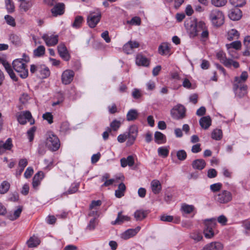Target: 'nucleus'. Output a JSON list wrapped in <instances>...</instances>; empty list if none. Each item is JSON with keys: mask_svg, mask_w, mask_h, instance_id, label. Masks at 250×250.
I'll use <instances>...</instances> for the list:
<instances>
[{"mask_svg": "<svg viewBox=\"0 0 250 250\" xmlns=\"http://www.w3.org/2000/svg\"><path fill=\"white\" fill-rule=\"evenodd\" d=\"M209 19L213 26L218 27L224 24L225 18L223 12L216 9L210 12Z\"/></svg>", "mask_w": 250, "mask_h": 250, "instance_id": "nucleus-1", "label": "nucleus"}, {"mask_svg": "<svg viewBox=\"0 0 250 250\" xmlns=\"http://www.w3.org/2000/svg\"><path fill=\"white\" fill-rule=\"evenodd\" d=\"M12 65L13 69L21 78L25 79L28 76V69L26 68V65L22 60L15 59L13 61Z\"/></svg>", "mask_w": 250, "mask_h": 250, "instance_id": "nucleus-2", "label": "nucleus"}, {"mask_svg": "<svg viewBox=\"0 0 250 250\" xmlns=\"http://www.w3.org/2000/svg\"><path fill=\"white\" fill-rule=\"evenodd\" d=\"M46 146L52 151L57 150L60 146V140L52 132H48L46 140Z\"/></svg>", "mask_w": 250, "mask_h": 250, "instance_id": "nucleus-3", "label": "nucleus"}, {"mask_svg": "<svg viewBox=\"0 0 250 250\" xmlns=\"http://www.w3.org/2000/svg\"><path fill=\"white\" fill-rule=\"evenodd\" d=\"M102 14L99 9L90 11L87 17V22L90 28H94L101 20Z\"/></svg>", "mask_w": 250, "mask_h": 250, "instance_id": "nucleus-4", "label": "nucleus"}, {"mask_svg": "<svg viewBox=\"0 0 250 250\" xmlns=\"http://www.w3.org/2000/svg\"><path fill=\"white\" fill-rule=\"evenodd\" d=\"M216 56L220 62L227 67L230 68L232 66L234 68H237L239 66V64L237 62L232 59H227L226 54L223 51L218 52L216 54Z\"/></svg>", "mask_w": 250, "mask_h": 250, "instance_id": "nucleus-5", "label": "nucleus"}, {"mask_svg": "<svg viewBox=\"0 0 250 250\" xmlns=\"http://www.w3.org/2000/svg\"><path fill=\"white\" fill-rule=\"evenodd\" d=\"M215 200L220 204H225L230 202L232 199L231 193L226 190L220 191L215 195Z\"/></svg>", "mask_w": 250, "mask_h": 250, "instance_id": "nucleus-6", "label": "nucleus"}, {"mask_svg": "<svg viewBox=\"0 0 250 250\" xmlns=\"http://www.w3.org/2000/svg\"><path fill=\"white\" fill-rule=\"evenodd\" d=\"M186 108L182 104L174 106L170 111L171 117L175 120H181L186 116Z\"/></svg>", "mask_w": 250, "mask_h": 250, "instance_id": "nucleus-7", "label": "nucleus"}, {"mask_svg": "<svg viewBox=\"0 0 250 250\" xmlns=\"http://www.w3.org/2000/svg\"><path fill=\"white\" fill-rule=\"evenodd\" d=\"M205 228L204 230L205 236L207 238H210L214 235L213 228L216 225V219L211 218L205 221Z\"/></svg>", "mask_w": 250, "mask_h": 250, "instance_id": "nucleus-8", "label": "nucleus"}, {"mask_svg": "<svg viewBox=\"0 0 250 250\" xmlns=\"http://www.w3.org/2000/svg\"><path fill=\"white\" fill-rule=\"evenodd\" d=\"M17 117L19 123L21 125L25 124L27 121L30 123V125L34 124L35 122L29 111H26L19 113Z\"/></svg>", "mask_w": 250, "mask_h": 250, "instance_id": "nucleus-9", "label": "nucleus"}, {"mask_svg": "<svg viewBox=\"0 0 250 250\" xmlns=\"http://www.w3.org/2000/svg\"><path fill=\"white\" fill-rule=\"evenodd\" d=\"M187 32L190 38H193L200 34V29L198 28V22L190 21L189 23L186 24Z\"/></svg>", "mask_w": 250, "mask_h": 250, "instance_id": "nucleus-10", "label": "nucleus"}, {"mask_svg": "<svg viewBox=\"0 0 250 250\" xmlns=\"http://www.w3.org/2000/svg\"><path fill=\"white\" fill-rule=\"evenodd\" d=\"M75 75L74 72L70 69L64 70L61 76V80L63 84L67 85L70 84L73 81Z\"/></svg>", "mask_w": 250, "mask_h": 250, "instance_id": "nucleus-11", "label": "nucleus"}, {"mask_svg": "<svg viewBox=\"0 0 250 250\" xmlns=\"http://www.w3.org/2000/svg\"><path fill=\"white\" fill-rule=\"evenodd\" d=\"M138 127L136 125H132L130 126L128 132L126 133L128 139L127 142V145H132L134 143L138 135Z\"/></svg>", "mask_w": 250, "mask_h": 250, "instance_id": "nucleus-12", "label": "nucleus"}, {"mask_svg": "<svg viewBox=\"0 0 250 250\" xmlns=\"http://www.w3.org/2000/svg\"><path fill=\"white\" fill-rule=\"evenodd\" d=\"M42 39L44 40L47 46H52L57 44L58 42L59 37L57 35L45 34L42 36Z\"/></svg>", "mask_w": 250, "mask_h": 250, "instance_id": "nucleus-13", "label": "nucleus"}, {"mask_svg": "<svg viewBox=\"0 0 250 250\" xmlns=\"http://www.w3.org/2000/svg\"><path fill=\"white\" fill-rule=\"evenodd\" d=\"M139 43L136 41H129L123 46L124 51L127 54H131L134 49L139 47Z\"/></svg>", "mask_w": 250, "mask_h": 250, "instance_id": "nucleus-14", "label": "nucleus"}, {"mask_svg": "<svg viewBox=\"0 0 250 250\" xmlns=\"http://www.w3.org/2000/svg\"><path fill=\"white\" fill-rule=\"evenodd\" d=\"M198 28L200 29L201 39L202 41H206L208 37V31L204 22L200 21L198 22Z\"/></svg>", "mask_w": 250, "mask_h": 250, "instance_id": "nucleus-15", "label": "nucleus"}, {"mask_svg": "<svg viewBox=\"0 0 250 250\" xmlns=\"http://www.w3.org/2000/svg\"><path fill=\"white\" fill-rule=\"evenodd\" d=\"M140 229V227H137L135 229H128L121 234V237L124 240L128 239L135 236Z\"/></svg>", "mask_w": 250, "mask_h": 250, "instance_id": "nucleus-16", "label": "nucleus"}, {"mask_svg": "<svg viewBox=\"0 0 250 250\" xmlns=\"http://www.w3.org/2000/svg\"><path fill=\"white\" fill-rule=\"evenodd\" d=\"M65 5L63 3H58L56 4L51 9V11L52 15L57 17L59 15H62L64 12Z\"/></svg>", "mask_w": 250, "mask_h": 250, "instance_id": "nucleus-17", "label": "nucleus"}, {"mask_svg": "<svg viewBox=\"0 0 250 250\" xmlns=\"http://www.w3.org/2000/svg\"><path fill=\"white\" fill-rule=\"evenodd\" d=\"M0 63H1L3 66L4 67L6 71L10 76V78L14 81H17V78L14 73L12 68L11 66L6 61L4 60L2 58L0 57Z\"/></svg>", "mask_w": 250, "mask_h": 250, "instance_id": "nucleus-18", "label": "nucleus"}, {"mask_svg": "<svg viewBox=\"0 0 250 250\" xmlns=\"http://www.w3.org/2000/svg\"><path fill=\"white\" fill-rule=\"evenodd\" d=\"M58 51L61 57L64 61H68L70 59V55L67 48L64 44H60L58 46Z\"/></svg>", "mask_w": 250, "mask_h": 250, "instance_id": "nucleus-19", "label": "nucleus"}, {"mask_svg": "<svg viewBox=\"0 0 250 250\" xmlns=\"http://www.w3.org/2000/svg\"><path fill=\"white\" fill-rule=\"evenodd\" d=\"M235 94L239 97L245 96L247 93V87L246 85L238 84L233 85Z\"/></svg>", "mask_w": 250, "mask_h": 250, "instance_id": "nucleus-20", "label": "nucleus"}, {"mask_svg": "<svg viewBox=\"0 0 250 250\" xmlns=\"http://www.w3.org/2000/svg\"><path fill=\"white\" fill-rule=\"evenodd\" d=\"M228 16L232 21H238L242 17V12L238 8L232 9L229 11Z\"/></svg>", "mask_w": 250, "mask_h": 250, "instance_id": "nucleus-21", "label": "nucleus"}, {"mask_svg": "<svg viewBox=\"0 0 250 250\" xmlns=\"http://www.w3.org/2000/svg\"><path fill=\"white\" fill-rule=\"evenodd\" d=\"M12 146L11 138H8L5 143L0 141V154H3L6 150H10Z\"/></svg>", "mask_w": 250, "mask_h": 250, "instance_id": "nucleus-22", "label": "nucleus"}, {"mask_svg": "<svg viewBox=\"0 0 250 250\" xmlns=\"http://www.w3.org/2000/svg\"><path fill=\"white\" fill-rule=\"evenodd\" d=\"M223 248V245L221 243L214 242L206 245L203 250H222Z\"/></svg>", "mask_w": 250, "mask_h": 250, "instance_id": "nucleus-23", "label": "nucleus"}, {"mask_svg": "<svg viewBox=\"0 0 250 250\" xmlns=\"http://www.w3.org/2000/svg\"><path fill=\"white\" fill-rule=\"evenodd\" d=\"M136 63L138 65L147 66L149 64V60L145 56L139 54L136 56Z\"/></svg>", "mask_w": 250, "mask_h": 250, "instance_id": "nucleus-24", "label": "nucleus"}, {"mask_svg": "<svg viewBox=\"0 0 250 250\" xmlns=\"http://www.w3.org/2000/svg\"><path fill=\"white\" fill-rule=\"evenodd\" d=\"M130 220V217L124 215L122 214V212H119L118 213L117 217L116 220L111 222V224L113 225H121L125 221H128Z\"/></svg>", "mask_w": 250, "mask_h": 250, "instance_id": "nucleus-25", "label": "nucleus"}, {"mask_svg": "<svg viewBox=\"0 0 250 250\" xmlns=\"http://www.w3.org/2000/svg\"><path fill=\"white\" fill-rule=\"evenodd\" d=\"M248 77V73L246 71L242 72L240 77H236L235 78L234 85H238V84L245 85L244 83L247 80Z\"/></svg>", "mask_w": 250, "mask_h": 250, "instance_id": "nucleus-26", "label": "nucleus"}, {"mask_svg": "<svg viewBox=\"0 0 250 250\" xmlns=\"http://www.w3.org/2000/svg\"><path fill=\"white\" fill-rule=\"evenodd\" d=\"M50 72L49 68L44 65H41L38 76L41 79H45L50 76Z\"/></svg>", "mask_w": 250, "mask_h": 250, "instance_id": "nucleus-27", "label": "nucleus"}, {"mask_svg": "<svg viewBox=\"0 0 250 250\" xmlns=\"http://www.w3.org/2000/svg\"><path fill=\"white\" fill-rule=\"evenodd\" d=\"M206 164L205 160L202 159H198L192 162V166L194 169L202 170L205 167Z\"/></svg>", "mask_w": 250, "mask_h": 250, "instance_id": "nucleus-28", "label": "nucleus"}, {"mask_svg": "<svg viewBox=\"0 0 250 250\" xmlns=\"http://www.w3.org/2000/svg\"><path fill=\"white\" fill-rule=\"evenodd\" d=\"M151 188L152 192L156 194H158L162 189L161 184L159 181L153 180L151 182Z\"/></svg>", "mask_w": 250, "mask_h": 250, "instance_id": "nucleus-29", "label": "nucleus"}, {"mask_svg": "<svg viewBox=\"0 0 250 250\" xmlns=\"http://www.w3.org/2000/svg\"><path fill=\"white\" fill-rule=\"evenodd\" d=\"M199 123L202 127L207 129L211 125V120L209 116H205L200 119Z\"/></svg>", "mask_w": 250, "mask_h": 250, "instance_id": "nucleus-30", "label": "nucleus"}, {"mask_svg": "<svg viewBox=\"0 0 250 250\" xmlns=\"http://www.w3.org/2000/svg\"><path fill=\"white\" fill-rule=\"evenodd\" d=\"M40 243L39 238L34 235L29 238L26 244L29 248H34L37 247Z\"/></svg>", "mask_w": 250, "mask_h": 250, "instance_id": "nucleus-31", "label": "nucleus"}, {"mask_svg": "<svg viewBox=\"0 0 250 250\" xmlns=\"http://www.w3.org/2000/svg\"><path fill=\"white\" fill-rule=\"evenodd\" d=\"M155 141L158 144H162L166 142V137L159 131L155 132L154 134Z\"/></svg>", "mask_w": 250, "mask_h": 250, "instance_id": "nucleus-32", "label": "nucleus"}, {"mask_svg": "<svg viewBox=\"0 0 250 250\" xmlns=\"http://www.w3.org/2000/svg\"><path fill=\"white\" fill-rule=\"evenodd\" d=\"M170 48L167 43H162L158 48V52L162 55H167L169 54Z\"/></svg>", "mask_w": 250, "mask_h": 250, "instance_id": "nucleus-33", "label": "nucleus"}, {"mask_svg": "<svg viewBox=\"0 0 250 250\" xmlns=\"http://www.w3.org/2000/svg\"><path fill=\"white\" fill-rule=\"evenodd\" d=\"M126 187L125 185L122 183L118 186V189L115 191V195L117 198H121L124 195Z\"/></svg>", "mask_w": 250, "mask_h": 250, "instance_id": "nucleus-34", "label": "nucleus"}, {"mask_svg": "<svg viewBox=\"0 0 250 250\" xmlns=\"http://www.w3.org/2000/svg\"><path fill=\"white\" fill-rule=\"evenodd\" d=\"M18 1L21 3L20 5V8L25 12L27 11L32 6L31 0H18Z\"/></svg>", "mask_w": 250, "mask_h": 250, "instance_id": "nucleus-35", "label": "nucleus"}, {"mask_svg": "<svg viewBox=\"0 0 250 250\" xmlns=\"http://www.w3.org/2000/svg\"><path fill=\"white\" fill-rule=\"evenodd\" d=\"M226 46L228 50L229 53L230 54L231 49L233 48L236 50L240 49L241 46V43L240 41H235L229 44H226Z\"/></svg>", "mask_w": 250, "mask_h": 250, "instance_id": "nucleus-36", "label": "nucleus"}, {"mask_svg": "<svg viewBox=\"0 0 250 250\" xmlns=\"http://www.w3.org/2000/svg\"><path fill=\"white\" fill-rule=\"evenodd\" d=\"M10 187V184L7 181H3L0 184V194L6 193Z\"/></svg>", "mask_w": 250, "mask_h": 250, "instance_id": "nucleus-37", "label": "nucleus"}, {"mask_svg": "<svg viewBox=\"0 0 250 250\" xmlns=\"http://www.w3.org/2000/svg\"><path fill=\"white\" fill-rule=\"evenodd\" d=\"M147 214L146 211L137 210L135 212L134 215L136 220L141 221L146 217Z\"/></svg>", "mask_w": 250, "mask_h": 250, "instance_id": "nucleus-38", "label": "nucleus"}, {"mask_svg": "<svg viewBox=\"0 0 250 250\" xmlns=\"http://www.w3.org/2000/svg\"><path fill=\"white\" fill-rule=\"evenodd\" d=\"M138 113L136 109H130L126 115V120L128 121L136 120L138 116Z\"/></svg>", "mask_w": 250, "mask_h": 250, "instance_id": "nucleus-39", "label": "nucleus"}, {"mask_svg": "<svg viewBox=\"0 0 250 250\" xmlns=\"http://www.w3.org/2000/svg\"><path fill=\"white\" fill-rule=\"evenodd\" d=\"M22 211V208L21 207H19L16 210H15L14 213H10L7 215V218L11 220L14 221L17 219L20 216L21 212Z\"/></svg>", "mask_w": 250, "mask_h": 250, "instance_id": "nucleus-40", "label": "nucleus"}, {"mask_svg": "<svg viewBox=\"0 0 250 250\" xmlns=\"http://www.w3.org/2000/svg\"><path fill=\"white\" fill-rule=\"evenodd\" d=\"M45 48L43 45H40L33 51V55L35 57H40L44 55Z\"/></svg>", "mask_w": 250, "mask_h": 250, "instance_id": "nucleus-41", "label": "nucleus"}, {"mask_svg": "<svg viewBox=\"0 0 250 250\" xmlns=\"http://www.w3.org/2000/svg\"><path fill=\"white\" fill-rule=\"evenodd\" d=\"M108 178L109 175L108 174H105L102 176L101 180L104 182L103 185L102 186V187H107L111 185L115 181L114 179L108 180Z\"/></svg>", "mask_w": 250, "mask_h": 250, "instance_id": "nucleus-42", "label": "nucleus"}, {"mask_svg": "<svg viewBox=\"0 0 250 250\" xmlns=\"http://www.w3.org/2000/svg\"><path fill=\"white\" fill-rule=\"evenodd\" d=\"M11 42L16 46L20 45L21 43V38L18 35L11 34L9 38Z\"/></svg>", "mask_w": 250, "mask_h": 250, "instance_id": "nucleus-43", "label": "nucleus"}, {"mask_svg": "<svg viewBox=\"0 0 250 250\" xmlns=\"http://www.w3.org/2000/svg\"><path fill=\"white\" fill-rule=\"evenodd\" d=\"M239 36L238 32L236 29H231L228 33V39L229 41H232L234 39H237Z\"/></svg>", "mask_w": 250, "mask_h": 250, "instance_id": "nucleus-44", "label": "nucleus"}, {"mask_svg": "<svg viewBox=\"0 0 250 250\" xmlns=\"http://www.w3.org/2000/svg\"><path fill=\"white\" fill-rule=\"evenodd\" d=\"M189 237L193 239L195 242L201 241L203 236L201 232L195 231L190 233Z\"/></svg>", "mask_w": 250, "mask_h": 250, "instance_id": "nucleus-45", "label": "nucleus"}, {"mask_svg": "<svg viewBox=\"0 0 250 250\" xmlns=\"http://www.w3.org/2000/svg\"><path fill=\"white\" fill-rule=\"evenodd\" d=\"M222 131L220 129H215L212 132L211 137L213 139L215 140H220L222 138Z\"/></svg>", "mask_w": 250, "mask_h": 250, "instance_id": "nucleus-46", "label": "nucleus"}, {"mask_svg": "<svg viewBox=\"0 0 250 250\" xmlns=\"http://www.w3.org/2000/svg\"><path fill=\"white\" fill-rule=\"evenodd\" d=\"M169 153V149L167 147L161 146L158 148L159 156L163 158H166Z\"/></svg>", "mask_w": 250, "mask_h": 250, "instance_id": "nucleus-47", "label": "nucleus"}, {"mask_svg": "<svg viewBox=\"0 0 250 250\" xmlns=\"http://www.w3.org/2000/svg\"><path fill=\"white\" fill-rule=\"evenodd\" d=\"M194 207L193 205L184 204L182 205L181 209L187 214H189L193 211Z\"/></svg>", "mask_w": 250, "mask_h": 250, "instance_id": "nucleus-48", "label": "nucleus"}, {"mask_svg": "<svg viewBox=\"0 0 250 250\" xmlns=\"http://www.w3.org/2000/svg\"><path fill=\"white\" fill-rule=\"evenodd\" d=\"M97 224L98 222L97 219H96V217L92 218L90 220L89 222L86 227V229L89 230H93L95 229Z\"/></svg>", "mask_w": 250, "mask_h": 250, "instance_id": "nucleus-49", "label": "nucleus"}, {"mask_svg": "<svg viewBox=\"0 0 250 250\" xmlns=\"http://www.w3.org/2000/svg\"><path fill=\"white\" fill-rule=\"evenodd\" d=\"M227 0H211V4L215 7H222L226 4Z\"/></svg>", "mask_w": 250, "mask_h": 250, "instance_id": "nucleus-50", "label": "nucleus"}, {"mask_svg": "<svg viewBox=\"0 0 250 250\" xmlns=\"http://www.w3.org/2000/svg\"><path fill=\"white\" fill-rule=\"evenodd\" d=\"M83 21V18L82 16H78L75 18V21L72 24L73 27L79 28L81 26Z\"/></svg>", "mask_w": 250, "mask_h": 250, "instance_id": "nucleus-51", "label": "nucleus"}, {"mask_svg": "<svg viewBox=\"0 0 250 250\" xmlns=\"http://www.w3.org/2000/svg\"><path fill=\"white\" fill-rule=\"evenodd\" d=\"M231 5L235 7H241L246 3V0H229Z\"/></svg>", "mask_w": 250, "mask_h": 250, "instance_id": "nucleus-52", "label": "nucleus"}, {"mask_svg": "<svg viewBox=\"0 0 250 250\" xmlns=\"http://www.w3.org/2000/svg\"><path fill=\"white\" fill-rule=\"evenodd\" d=\"M40 64H31L30 65V71L32 74H35L38 76Z\"/></svg>", "mask_w": 250, "mask_h": 250, "instance_id": "nucleus-53", "label": "nucleus"}, {"mask_svg": "<svg viewBox=\"0 0 250 250\" xmlns=\"http://www.w3.org/2000/svg\"><path fill=\"white\" fill-rule=\"evenodd\" d=\"M36 127L33 126L27 131V135L30 142H32L34 139V134L36 131Z\"/></svg>", "mask_w": 250, "mask_h": 250, "instance_id": "nucleus-54", "label": "nucleus"}, {"mask_svg": "<svg viewBox=\"0 0 250 250\" xmlns=\"http://www.w3.org/2000/svg\"><path fill=\"white\" fill-rule=\"evenodd\" d=\"M5 4L6 9L9 13H12L14 11L15 6L11 0H6Z\"/></svg>", "mask_w": 250, "mask_h": 250, "instance_id": "nucleus-55", "label": "nucleus"}, {"mask_svg": "<svg viewBox=\"0 0 250 250\" xmlns=\"http://www.w3.org/2000/svg\"><path fill=\"white\" fill-rule=\"evenodd\" d=\"M121 125L120 121L114 120L110 123V127L113 130L116 131L119 128Z\"/></svg>", "mask_w": 250, "mask_h": 250, "instance_id": "nucleus-56", "label": "nucleus"}, {"mask_svg": "<svg viewBox=\"0 0 250 250\" xmlns=\"http://www.w3.org/2000/svg\"><path fill=\"white\" fill-rule=\"evenodd\" d=\"M222 185L220 183H215L210 186V189L212 192H217L220 191L222 188Z\"/></svg>", "mask_w": 250, "mask_h": 250, "instance_id": "nucleus-57", "label": "nucleus"}, {"mask_svg": "<svg viewBox=\"0 0 250 250\" xmlns=\"http://www.w3.org/2000/svg\"><path fill=\"white\" fill-rule=\"evenodd\" d=\"M141 22V19L138 17H134L130 21H128L127 23L132 25H140Z\"/></svg>", "mask_w": 250, "mask_h": 250, "instance_id": "nucleus-58", "label": "nucleus"}, {"mask_svg": "<svg viewBox=\"0 0 250 250\" xmlns=\"http://www.w3.org/2000/svg\"><path fill=\"white\" fill-rule=\"evenodd\" d=\"M177 157L179 160L183 161L187 157V153L184 150H179L177 152Z\"/></svg>", "mask_w": 250, "mask_h": 250, "instance_id": "nucleus-59", "label": "nucleus"}, {"mask_svg": "<svg viewBox=\"0 0 250 250\" xmlns=\"http://www.w3.org/2000/svg\"><path fill=\"white\" fill-rule=\"evenodd\" d=\"M79 186V184H74L73 185H72L71 187L69 188V189L65 193H64L63 194H73L74 193H75L78 189Z\"/></svg>", "mask_w": 250, "mask_h": 250, "instance_id": "nucleus-60", "label": "nucleus"}, {"mask_svg": "<svg viewBox=\"0 0 250 250\" xmlns=\"http://www.w3.org/2000/svg\"><path fill=\"white\" fill-rule=\"evenodd\" d=\"M4 19L6 20L7 24H8L12 26H15L16 23L15 21V20L12 17H11V16H9V15H6L4 17Z\"/></svg>", "mask_w": 250, "mask_h": 250, "instance_id": "nucleus-61", "label": "nucleus"}, {"mask_svg": "<svg viewBox=\"0 0 250 250\" xmlns=\"http://www.w3.org/2000/svg\"><path fill=\"white\" fill-rule=\"evenodd\" d=\"M42 118L44 120H47L50 124L53 123V116L50 112H46L43 114Z\"/></svg>", "mask_w": 250, "mask_h": 250, "instance_id": "nucleus-62", "label": "nucleus"}, {"mask_svg": "<svg viewBox=\"0 0 250 250\" xmlns=\"http://www.w3.org/2000/svg\"><path fill=\"white\" fill-rule=\"evenodd\" d=\"M33 173V168L31 167H28L24 173V176L26 178H29L31 176Z\"/></svg>", "mask_w": 250, "mask_h": 250, "instance_id": "nucleus-63", "label": "nucleus"}, {"mask_svg": "<svg viewBox=\"0 0 250 250\" xmlns=\"http://www.w3.org/2000/svg\"><path fill=\"white\" fill-rule=\"evenodd\" d=\"M244 44L247 50L250 49V36H248L245 37Z\"/></svg>", "mask_w": 250, "mask_h": 250, "instance_id": "nucleus-64", "label": "nucleus"}]
</instances>
